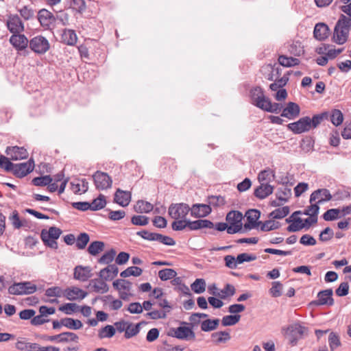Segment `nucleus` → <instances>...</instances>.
Wrapping results in <instances>:
<instances>
[{
	"label": "nucleus",
	"instance_id": "obj_1",
	"mask_svg": "<svg viewBox=\"0 0 351 351\" xmlns=\"http://www.w3.org/2000/svg\"><path fill=\"white\" fill-rule=\"evenodd\" d=\"M250 98L252 104L265 111L278 113L281 110V104L271 103L270 99L265 96L263 89L259 86L251 89Z\"/></svg>",
	"mask_w": 351,
	"mask_h": 351
},
{
	"label": "nucleus",
	"instance_id": "obj_2",
	"mask_svg": "<svg viewBox=\"0 0 351 351\" xmlns=\"http://www.w3.org/2000/svg\"><path fill=\"white\" fill-rule=\"evenodd\" d=\"M351 29V19H347L341 14L335 24L333 32L332 40L338 45H343L348 39Z\"/></svg>",
	"mask_w": 351,
	"mask_h": 351
},
{
	"label": "nucleus",
	"instance_id": "obj_3",
	"mask_svg": "<svg viewBox=\"0 0 351 351\" xmlns=\"http://www.w3.org/2000/svg\"><path fill=\"white\" fill-rule=\"evenodd\" d=\"M284 335L289 339V344L296 346L299 339H302L308 332V328L300 323H294L282 328Z\"/></svg>",
	"mask_w": 351,
	"mask_h": 351
},
{
	"label": "nucleus",
	"instance_id": "obj_4",
	"mask_svg": "<svg viewBox=\"0 0 351 351\" xmlns=\"http://www.w3.org/2000/svg\"><path fill=\"white\" fill-rule=\"evenodd\" d=\"M62 234V230L57 227H50L48 230H43L41 231L40 237L45 245L52 248L57 249L58 243L56 240Z\"/></svg>",
	"mask_w": 351,
	"mask_h": 351
},
{
	"label": "nucleus",
	"instance_id": "obj_5",
	"mask_svg": "<svg viewBox=\"0 0 351 351\" xmlns=\"http://www.w3.org/2000/svg\"><path fill=\"white\" fill-rule=\"evenodd\" d=\"M36 291V286L31 282L14 283L8 289L10 294L24 295L31 294Z\"/></svg>",
	"mask_w": 351,
	"mask_h": 351
},
{
	"label": "nucleus",
	"instance_id": "obj_6",
	"mask_svg": "<svg viewBox=\"0 0 351 351\" xmlns=\"http://www.w3.org/2000/svg\"><path fill=\"white\" fill-rule=\"evenodd\" d=\"M30 49L35 53L43 54L49 49V41L43 36H37L29 40Z\"/></svg>",
	"mask_w": 351,
	"mask_h": 351
},
{
	"label": "nucleus",
	"instance_id": "obj_7",
	"mask_svg": "<svg viewBox=\"0 0 351 351\" xmlns=\"http://www.w3.org/2000/svg\"><path fill=\"white\" fill-rule=\"evenodd\" d=\"M190 211V207L184 203L171 204L168 210L169 215L174 219H185Z\"/></svg>",
	"mask_w": 351,
	"mask_h": 351
},
{
	"label": "nucleus",
	"instance_id": "obj_8",
	"mask_svg": "<svg viewBox=\"0 0 351 351\" xmlns=\"http://www.w3.org/2000/svg\"><path fill=\"white\" fill-rule=\"evenodd\" d=\"M93 178L95 187L98 190H105L112 186V179L106 173L97 171L93 175Z\"/></svg>",
	"mask_w": 351,
	"mask_h": 351
},
{
	"label": "nucleus",
	"instance_id": "obj_9",
	"mask_svg": "<svg viewBox=\"0 0 351 351\" xmlns=\"http://www.w3.org/2000/svg\"><path fill=\"white\" fill-rule=\"evenodd\" d=\"M34 168V162L30 159L27 162L14 164L11 171L18 178H23L31 173Z\"/></svg>",
	"mask_w": 351,
	"mask_h": 351
},
{
	"label": "nucleus",
	"instance_id": "obj_10",
	"mask_svg": "<svg viewBox=\"0 0 351 351\" xmlns=\"http://www.w3.org/2000/svg\"><path fill=\"white\" fill-rule=\"evenodd\" d=\"M287 127L295 134H302L308 132L311 129L310 126V117H302L296 122L288 124Z\"/></svg>",
	"mask_w": 351,
	"mask_h": 351
},
{
	"label": "nucleus",
	"instance_id": "obj_11",
	"mask_svg": "<svg viewBox=\"0 0 351 351\" xmlns=\"http://www.w3.org/2000/svg\"><path fill=\"white\" fill-rule=\"evenodd\" d=\"M247 223H245L244 228L247 230H251L257 228L261 221H257L261 217V212L256 209L249 210L245 213Z\"/></svg>",
	"mask_w": 351,
	"mask_h": 351
},
{
	"label": "nucleus",
	"instance_id": "obj_12",
	"mask_svg": "<svg viewBox=\"0 0 351 351\" xmlns=\"http://www.w3.org/2000/svg\"><path fill=\"white\" fill-rule=\"evenodd\" d=\"M190 211L192 217L202 218L208 216L212 212V208L206 204H195L190 208Z\"/></svg>",
	"mask_w": 351,
	"mask_h": 351
},
{
	"label": "nucleus",
	"instance_id": "obj_13",
	"mask_svg": "<svg viewBox=\"0 0 351 351\" xmlns=\"http://www.w3.org/2000/svg\"><path fill=\"white\" fill-rule=\"evenodd\" d=\"M173 336L179 339L195 340V335L192 328L187 326H180L173 329Z\"/></svg>",
	"mask_w": 351,
	"mask_h": 351
},
{
	"label": "nucleus",
	"instance_id": "obj_14",
	"mask_svg": "<svg viewBox=\"0 0 351 351\" xmlns=\"http://www.w3.org/2000/svg\"><path fill=\"white\" fill-rule=\"evenodd\" d=\"M107 280L101 278L92 279L89 282L88 287L90 289L98 293H106L109 291V286L106 283Z\"/></svg>",
	"mask_w": 351,
	"mask_h": 351
},
{
	"label": "nucleus",
	"instance_id": "obj_15",
	"mask_svg": "<svg viewBox=\"0 0 351 351\" xmlns=\"http://www.w3.org/2000/svg\"><path fill=\"white\" fill-rule=\"evenodd\" d=\"M38 19L40 25L45 28H49L56 22L54 15L46 9H42L38 12Z\"/></svg>",
	"mask_w": 351,
	"mask_h": 351
},
{
	"label": "nucleus",
	"instance_id": "obj_16",
	"mask_svg": "<svg viewBox=\"0 0 351 351\" xmlns=\"http://www.w3.org/2000/svg\"><path fill=\"white\" fill-rule=\"evenodd\" d=\"M7 26L9 31L13 34L24 31L23 24L18 15L10 16L7 22Z\"/></svg>",
	"mask_w": 351,
	"mask_h": 351
},
{
	"label": "nucleus",
	"instance_id": "obj_17",
	"mask_svg": "<svg viewBox=\"0 0 351 351\" xmlns=\"http://www.w3.org/2000/svg\"><path fill=\"white\" fill-rule=\"evenodd\" d=\"M331 199L332 195L330 191L326 189H317L312 193L310 197V202L312 204L317 199V204H321L324 202L329 201Z\"/></svg>",
	"mask_w": 351,
	"mask_h": 351
},
{
	"label": "nucleus",
	"instance_id": "obj_18",
	"mask_svg": "<svg viewBox=\"0 0 351 351\" xmlns=\"http://www.w3.org/2000/svg\"><path fill=\"white\" fill-rule=\"evenodd\" d=\"M93 276L92 269L88 266H76L74 269V278L78 280L84 282Z\"/></svg>",
	"mask_w": 351,
	"mask_h": 351
},
{
	"label": "nucleus",
	"instance_id": "obj_19",
	"mask_svg": "<svg viewBox=\"0 0 351 351\" xmlns=\"http://www.w3.org/2000/svg\"><path fill=\"white\" fill-rule=\"evenodd\" d=\"M5 152L10 156V159L12 160L24 159L28 156L27 150L23 147L18 146L8 147Z\"/></svg>",
	"mask_w": 351,
	"mask_h": 351
},
{
	"label": "nucleus",
	"instance_id": "obj_20",
	"mask_svg": "<svg viewBox=\"0 0 351 351\" xmlns=\"http://www.w3.org/2000/svg\"><path fill=\"white\" fill-rule=\"evenodd\" d=\"M10 42L18 50L25 49L29 43L26 36L20 33L13 34L10 38Z\"/></svg>",
	"mask_w": 351,
	"mask_h": 351
},
{
	"label": "nucleus",
	"instance_id": "obj_21",
	"mask_svg": "<svg viewBox=\"0 0 351 351\" xmlns=\"http://www.w3.org/2000/svg\"><path fill=\"white\" fill-rule=\"evenodd\" d=\"M119 269L115 264L108 265L99 272V276L105 280L110 281L118 274Z\"/></svg>",
	"mask_w": 351,
	"mask_h": 351
},
{
	"label": "nucleus",
	"instance_id": "obj_22",
	"mask_svg": "<svg viewBox=\"0 0 351 351\" xmlns=\"http://www.w3.org/2000/svg\"><path fill=\"white\" fill-rule=\"evenodd\" d=\"M332 293L333 292L331 289L319 291L317 295L318 300L315 302V303L319 305H333L334 300L332 297Z\"/></svg>",
	"mask_w": 351,
	"mask_h": 351
},
{
	"label": "nucleus",
	"instance_id": "obj_23",
	"mask_svg": "<svg viewBox=\"0 0 351 351\" xmlns=\"http://www.w3.org/2000/svg\"><path fill=\"white\" fill-rule=\"evenodd\" d=\"M313 35L317 40H324L330 35V29L326 24L319 23L314 27Z\"/></svg>",
	"mask_w": 351,
	"mask_h": 351
},
{
	"label": "nucleus",
	"instance_id": "obj_24",
	"mask_svg": "<svg viewBox=\"0 0 351 351\" xmlns=\"http://www.w3.org/2000/svg\"><path fill=\"white\" fill-rule=\"evenodd\" d=\"M114 201L123 207L127 206L131 201V193L118 189L114 193Z\"/></svg>",
	"mask_w": 351,
	"mask_h": 351
},
{
	"label": "nucleus",
	"instance_id": "obj_25",
	"mask_svg": "<svg viewBox=\"0 0 351 351\" xmlns=\"http://www.w3.org/2000/svg\"><path fill=\"white\" fill-rule=\"evenodd\" d=\"M300 106L294 102H289L287 107L284 108L281 116L289 119H294L300 114Z\"/></svg>",
	"mask_w": 351,
	"mask_h": 351
},
{
	"label": "nucleus",
	"instance_id": "obj_26",
	"mask_svg": "<svg viewBox=\"0 0 351 351\" xmlns=\"http://www.w3.org/2000/svg\"><path fill=\"white\" fill-rule=\"evenodd\" d=\"M274 191V186L268 183H261V185L254 190V195L263 199L271 195Z\"/></svg>",
	"mask_w": 351,
	"mask_h": 351
},
{
	"label": "nucleus",
	"instance_id": "obj_27",
	"mask_svg": "<svg viewBox=\"0 0 351 351\" xmlns=\"http://www.w3.org/2000/svg\"><path fill=\"white\" fill-rule=\"evenodd\" d=\"M87 293L78 287L69 288L65 290V296L69 300H82Z\"/></svg>",
	"mask_w": 351,
	"mask_h": 351
},
{
	"label": "nucleus",
	"instance_id": "obj_28",
	"mask_svg": "<svg viewBox=\"0 0 351 351\" xmlns=\"http://www.w3.org/2000/svg\"><path fill=\"white\" fill-rule=\"evenodd\" d=\"M190 230H196L202 228H213L214 223L208 219H198L189 223Z\"/></svg>",
	"mask_w": 351,
	"mask_h": 351
},
{
	"label": "nucleus",
	"instance_id": "obj_29",
	"mask_svg": "<svg viewBox=\"0 0 351 351\" xmlns=\"http://www.w3.org/2000/svg\"><path fill=\"white\" fill-rule=\"evenodd\" d=\"M62 40L68 45H74L77 42V37L74 30L64 29L62 34Z\"/></svg>",
	"mask_w": 351,
	"mask_h": 351
},
{
	"label": "nucleus",
	"instance_id": "obj_30",
	"mask_svg": "<svg viewBox=\"0 0 351 351\" xmlns=\"http://www.w3.org/2000/svg\"><path fill=\"white\" fill-rule=\"evenodd\" d=\"M243 215L240 211L232 210L230 211L226 215V221L231 225H241V220Z\"/></svg>",
	"mask_w": 351,
	"mask_h": 351
},
{
	"label": "nucleus",
	"instance_id": "obj_31",
	"mask_svg": "<svg viewBox=\"0 0 351 351\" xmlns=\"http://www.w3.org/2000/svg\"><path fill=\"white\" fill-rule=\"evenodd\" d=\"M71 189L75 193H84L88 189V182L86 179L77 180V182H71Z\"/></svg>",
	"mask_w": 351,
	"mask_h": 351
},
{
	"label": "nucleus",
	"instance_id": "obj_32",
	"mask_svg": "<svg viewBox=\"0 0 351 351\" xmlns=\"http://www.w3.org/2000/svg\"><path fill=\"white\" fill-rule=\"evenodd\" d=\"M154 209L153 205L143 200H138L134 206V210L139 213H148Z\"/></svg>",
	"mask_w": 351,
	"mask_h": 351
},
{
	"label": "nucleus",
	"instance_id": "obj_33",
	"mask_svg": "<svg viewBox=\"0 0 351 351\" xmlns=\"http://www.w3.org/2000/svg\"><path fill=\"white\" fill-rule=\"evenodd\" d=\"M62 324L64 326L72 330H78L83 326V324L80 320L74 319L71 317L62 318Z\"/></svg>",
	"mask_w": 351,
	"mask_h": 351
},
{
	"label": "nucleus",
	"instance_id": "obj_34",
	"mask_svg": "<svg viewBox=\"0 0 351 351\" xmlns=\"http://www.w3.org/2000/svg\"><path fill=\"white\" fill-rule=\"evenodd\" d=\"M212 339L216 343H226L230 339V335L228 331H220L213 332L211 335Z\"/></svg>",
	"mask_w": 351,
	"mask_h": 351
},
{
	"label": "nucleus",
	"instance_id": "obj_35",
	"mask_svg": "<svg viewBox=\"0 0 351 351\" xmlns=\"http://www.w3.org/2000/svg\"><path fill=\"white\" fill-rule=\"evenodd\" d=\"M219 324V319L204 320L201 324V330L204 332L213 330L218 327Z\"/></svg>",
	"mask_w": 351,
	"mask_h": 351
},
{
	"label": "nucleus",
	"instance_id": "obj_36",
	"mask_svg": "<svg viewBox=\"0 0 351 351\" xmlns=\"http://www.w3.org/2000/svg\"><path fill=\"white\" fill-rule=\"evenodd\" d=\"M278 62L283 66L291 67L293 66L298 65L300 64V60L295 58L287 57L286 56L282 55L278 58Z\"/></svg>",
	"mask_w": 351,
	"mask_h": 351
},
{
	"label": "nucleus",
	"instance_id": "obj_37",
	"mask_svg": "<svg viewBox=\"0 0 351 351\" xmlns=\"http://www.w3.org/2000/svg\"><path fill=\"white\" fill-rule=\"evenodd\" d=\"M104 243L102 241H95L92 242L88 247V252L93 256L97 255L100 252H102L104 249Z\"/></svg>",
	"mask_w": 351,
	"mask_h": 351
},
{
	"label": "nucleus",
	"instance_id": "obj_38",
	"mask_svg": "<svg viewBox=\"0 0 351 351\" xmlns=\"http://www.w3.org/2000/svg\"><path fill=\"white\" fill-rule=\"evenodd\" d=\"M207 203L210 208L211 206L217 208L223 206L226 204V200L223 196L211 195L208 197Z\"/></svg>",
	"mask_w": 351,
	"mask_h": 351
},
{
	"label": "nucleus",
	"instance_id": "obj_39",
	"mask_svg": "<svg viewBox=\"0 0 351 351\" xmlns=\"http://www.w3.org/2000/svg\"><path fill=\"white\" fill-rule=\"evenodd\" d=\"M206 281L203 278H197L191 285V289L195 293H202L206 290Z\"/></svg>",
	"mask_w": 351,
	"mask_h": 351
},
{
	"label": "nucleus",
	"instance_id": "obj_40",
	"mask_svg": "<svg viewBox=\"0 0 351 351\" xmlns=\"http://www.w3.org/2000/svg\"><path fill=\"white\" fill-rule=\"evenodd\" d=\"M116 330L112 325H107L105 327L101 328L98 332V337L99 339L110 338L115 334Z\"/></svg>",
	"mask_w": 351,
	"mask_h": 351
},
{
	"label": "nucleus",
	"instance_id": "obj_41",
	"mask_svg": "<svg viewBox=\"0 0 351 351\" xmlns=\"http://www.w3.org/2000/svg\"><path fill=\"white\" fill-rule=\"evenodd\" d=\"M90 210H98L105 207L106 204V197L104 195L100 194L98 197L95 199L91 203Z\"/></svg>",
	"mask_w": 351,
	"mask_h": 351
},
{
	"label": "nucleus",
	"instance_id": "obj_42",
	"mask_svg": "<svg viewBox=\"0 0 351 351\" xmlns=\"http://www.w3.org/2000/svg\"><path fill=\"white\" fill-rule=\"evenodd\" d=\"M291 195V190L287 187L282 186L278 189L276 197L278 200L286 202Z\"/></svg>",
	"mask_w": 351,
	"mask_h": 351
},
{
	"label": "nucleus",
	"instance_id": "obj_43",
	"mask_svg": "<svg viewBox=\"0 0 351 351\" xmlns=\"http://www.w3.org/2000/svg\"><path fill=\"white\" fill-rule=\"evenodd\" d=\"M189 223V220H185L184 219H175L171 224V228L176 231L182 230L186 228L190 230Z\"/></svg>",
	"mask_w": 351,
	"mask_h": 351
},
{
	"label": "nucleus",
	"instance_id": "obj_44",
	"mask_svg": "<svg viewBox=\"0 0 351 351\" xmlns=\"http://www.w3.org/2000/svg\"><path fill=\"white\" fill-rule=\"evenodd\" d=\"M176 276L177 273L173 269H163L158 271V277L162 281L172 279Z\"/></svg>",
	"mask_w": 351,
	"mask_h": 351
},
{
	"label": "nucleus",
	"instance_id": "obj_45",
	"mask_svg": "<svg viewBox=\"0 0 351 351\" xmlns=\"http://www.w3.org/2000/svg\"><path fill=\"white\" fill-rule=\"evenodd\" d=\"M116 255V251L114 249L104 253L100 258L98 260L99 264H108L109 265L114 258Z\"/></svg>",
	"mask_w": 351,
	"mask_h": 351
},
{
	"label": "nucleus",
	"instance_id": "obj_46",
	"mask_svg": "<svg viewBox=\"0 0 351 351\" xmlns=\"http://www.w3.org/2000/svg\"><path fill=\"white\" fill-rule=\"evenodd\" d=\"M289 207L286 206L274 210L269 215L274 219H282L289 213Z\"/></svg>",
	"mask_w": 351,
	"mask_h": 351
},
{
	"label": "nucleus",
	"instance_id": "obj_47",
	"mask_svg": "<svg viewBox=\"0 0 351 351\" xmlns=\"http://www.w3.org/2000/svg\"><path fill=\"white\" fill-rule=\"evenodd\" d=\"M302 219L300 217L293 219V222L291 223L287 228L288 232H298L302 228H305L306 224H302Z\"/></svg>",
	"mask_w": 351,
	"mask_h": 351
},
{
	"label": "nucleus",
	"instance_id": "obj_48",
	"mask_svg": "<svg viewBox=\"0 0 351 351\" xmlns=\"http://www.w3.org/2000/svg\"><path fill=\"white\" fill-rule=\"evenodd\" d=\"M271 177H274V174L271 170H263L258 173V180L261 183L269 184L271 180Z\"/></svg>",
	"mask_w": 351,
	"mask_h": 351
},
{
	"label": "nucleus",
	"instance_id": "obj_49",
	"mask_svg": "<svg viewBox=\"0 0 351 351\" xmlns=\"http://www.w3.org/2000/svg\"><path fill=\"white\" fill-rule=\"evenodd\" d=\"M261 230L264 232L276 230L280 228V223L273 220H267L261 223Z\"/></svg>",
	"mask_w": 351,
	"mask_h": 351
},
{
	"label": "nucleus",
	"instance_id": "obj_50",
	"mask_svg": "<svg viewBox=\"0 0 351 351\" xmlns=\"http://www.w3.org/2000/svg\"><path fill=\"white\" fill-rule=\"evenodd\" d=\"M341 210L338 208H331L328 210L326 212L324 213L323 215V218L325 221H333L336 219H338L341 217V216H339Z\"/></svg>",
	"mask_w": 351,
	"mask_h": 351
},
{
	"label": "nucleus",
	"instance_id": "obj_51",
	"mask_svg": "<svg viewBox=\"0 0 351 351\" xmlns=\"http://www.w3.org/2000/svg\"><path fill=\"white\" fill-rule=\"evenodd\" d=\"M89 241V236L87 233H80L76 239V246L78 249H84Z\"/></svg>",
	"mask_w": 351,
	"mask_h": 351
},
{
	"label": "nucleus",
	"instance_id": "obj_52",
	"mask_svg": "<svg viewBox=\"0 0 351 351\" xmlns=\"http://www.w3.org/2000/svg\"><path fill=\"white\" fill-rule=\"evenodd\" d=\"M235 288L230 284H226L225 287L219 292V297L221 299H226L227 297L232 296L235 293Z\"/></svg>",
	"mask_w": 351,
	"mask_h": 351
},
{
	"label": "nucleus",
	"instance_id": "obj_53",
	"mask_svg": "<svg viewBox=\"0 0 351 351\" xmlns=\"http://www.w3.org/2000/svg\"><path fill=\"white\" fill-rule=\"evenodd\" d=\"M240 318L239 315H226L223 317L221 323L223 326H233L239 322Z\"/></svg>",
	"mask_w": 351,
	"mask_h": 351
},
{
	"label": "nucleus",
	"instance_id": "obj_54",
	"mask_svg": "<svg viewBox=\"0 0 351 351\" xmlns=\"http://www.w3.org/2000/svg\"><path fill=\"white\" fill-rule=\"evenodd\" d=\"M53 179L50 176H44L41 177H36L32 180V183L35 186H47L52 182Z\"/></svg>",
	"mask_w": 351,
	"mask_h": 351
},
{
	"label": "nucleus",
	"instance_id": "obj_55",
	"mask_svg": "<svg viewBox=\"0 0 351 351\" xmlns=\"http://www.w3.org/2000/svg\"><path fill=\"white\" fill-rule=\"evenodd\" d=\"M331 122L336 126L341 125L343 121V116L341 110L335 109L330 116Z\"/></svg>",
	"mask_w": 351,
	"mask_h": 351
},
{
	"label": "nucleus",
	"instance_id": "obj_56",
	"mask_svg": "<svg viewBox=\"0 0 351 351\" xmlns=\"http://www.w3.org/2000/svg\"><path fill=\"white\" fill-rule=\"evenodd\" d=\"M112 285L114 288L117 290L123 289L130 291L132 284L128 280L119 279L114 281Z\"/></svg>",
	"mask_w": 351,
	"mask_h": 351
},
{
	"label": "nucleus",
	"instance_id": "obj_57",
	"mask_svg": "<svg viewBox=\"0 0 351 351\" xmlns=\"http://www.w3.org/2000/svg\"><path fill=\"white\" fill-rule=\"evenodd\" d=\"M261 71L268 80H274V78L275 77L274 66H271V64H266L261 68Z\"/></svg>",
	"mask_w": 351,
	"mask_h": 351
},
{
	"label": "nucleus",
	"instance_id": "obj_58",
	"mask_svg": "<svg viewBox=\"0 0 351 351\" xmlns=\"http://www.w3.org/2000/svg\"><path fill=\"white\" fill-rule=\"evenodd\" d=\"M154 241L169 246H172L176 244L175 241L171 237L159 233H156Z\"/></svg>",
	"mask_w": 351,
	"mask_h": 351
},
{
	"label": "nucleus",
	"instance_id": "obj_59",
	"mask_svg": "<svg viewBox=\"0 0 351 351\" xmlns=\"http://www.w3.org/2000/svg\"><path fill=\"white\" fill-rule=\"evenodd\" d=\"M131 222L135 226H146L149 223V217L145 215H134Z\"/></svg>",
	"mask_w": 351,
	"mask_h": 351
},
{
	"label": "nucleus",
	"instance_id": "obj_60",
	"mask_svg": "<svg viewBox=\"0 0 351 351\" xmlns=\"http://www.w3.org/2000/svg\"><path fill=\"white\" fill-rule=\"evenodd\" d=\"M60 335H64V336H62V337L60 338V343L69 342V341L77 342L78 339H79L78 336L75 333H73L71 332H62V333H60Z\"/></svg>",
	"mask_w": 351,
	"mask_h": 351
},
{
	"label": "nucleus",
	"instance_id": "obj_61",
	"mask_svg": "<svg viewBox=\"0 0 351 351\" xmlns=\"http://www.w3.org/2000/svg\"><path fill=\"white\" fill-rule=\"evenodd\" d=\"M328 114L327 112H323L319 114H315L313 117L312 119L310 118V126L311 128L317 127L321 122L324 120V118H327Z\"/></svg>",
	"mask_w": 351,
	"mask_h": 351
},
{
	"label": "nucleus",
	"instance_id": "obj_62",
	"mask_svg": "<svg viewBox=\"0 0 351 351\" xmlns=\"http://www.w3.org/2000/svg\"><path fill=\"white\" fill-rule=\"evenodd\" d=\"M289 50L291 54L296 56H300L304 53L303 46L302 45V43L298 41L291 45Z\"/></svg>",
	"mask_w": 351,
	"mask_h": 351
},
{
	"label": "nucleus",
	"instance_id": "obj_63",
	"mask_svg": "<svg viewBox=\"0 0 351 351\" xmlns=\"http://www.w3.org/2000/svg\"><path fill=\"white\" fill-rule=\"evenodd\" d=\"M334 236L333 230L329 228H326L322 230L319 234V239L322 242H326L330 240Z\"/></svg>",
	"mask_w": 351,
	"mask_h": 351
},
{
	"label": "nucleus",
	"instance_id": "obj_64",
	"mask_svg": "<svg viewBox=\"0 0 351 351\" xmlns=\"http://www.w3.org/2000/svg\"><path fill=\"white\" fill-rule=\"evenodd\" d=\"M71 8L76 12L81 13L86 9V4L84 0H71Z\"/></svg>",
	"mask_w": 351,
	"mask_h": 351
}]
</instances>
